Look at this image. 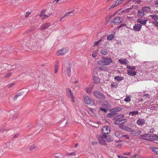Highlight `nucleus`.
I'll list each match as a JSON object with an SVG mask.
<instances>
[{
	"mask_svg": "<svg viewBox=\"0 0 158 158\" xmlns=\"http://www.w3.org/2000/svg\"><path fill=\"white\" fill-rule=\"evenodd\" d=\"M142 137L141 138L142 139L148 141H152V139H158V136L156 135H151L149 133L145 134L140 135Z\"/></svg>",
	"mask_w": 158,
	"mask_h": 158,
	"instance_id": "f257e3e1",
	"label": "nucleus"
},
{
	"mask_svg": "<svg viewBox=\"0 0 158 158\" xmlns=\"http://www.w3.org/2000/svg\"><path fill=\"white\" fill-rule=\"evenodd\" d=\"M112 60L111 58L103 57L102 58L101 60L98 61L97 62L99 65H109L110 63L112 62Z\"/></svg>",
	"mask_w": 158,
	"mask_h": 158,
	"instance_id": "f03ea898",
	"label": "nucleus"
},
{
	"mask_svg": "<svg viewBox=\"0 0 158 158\" xmlns=\"http://www.w3.org/2000/svg\"><path fill=\"white\" fill-rule=\"evenodd\" d=\"M93 94L95 97L98 98L102 99H104L105 98L104 95L99 91H95L93 92Z\"/></svg>",
	"mask_w": 158,
	"mask_h": 158,
	"instance_id": "7ed1b4c3",
	"label": "nucleus"
},
{
	"mask_svg": "<svg viewBox=\"0 0 158 158\" xmlns=\"http://www.w3.org/2000/svg\"><path fill=\"white\" fill-rule=\"evenodd\" d=\"M12 68V69H19L18 66L15 65H11L8 64H1V69Z\"/></svg>",
	"mask_w": 158,
	"mask_h": 158,
	"instance_id": "20e7f679",
	"label": "nucleus"
},
{
	"mask_svg": "<svg viewBox=\"0 0 158 158\" xmlns=\"http://www.w3.org/2000/svg\"><path fill=\"white\" fill-rule=\"evenodd\" d=\"M129 132L130 134L132 136H136L140 135L141 132L140 130H134L133 129L129 128Z\"/></svg>",
	"mask_w": 158,
	"mask_h": 158,
	"instance_id": "39448f33",
	"label": "nucleus"
},
{
	"mask_svg": "<svg viewBox=\"0 0 158 158\" xmlns=\"http://www.w3.org/2000/svg\"><path fill=\"white\" fill-rule=\"evenodd\" d=\"M67 91V95L69 98H70L71 100V101L72 102H74V97L73 95V94L71 90L69 89H67L66 90Z\"/></svg>",
	"mask_w": 158,
	"mask_h": 158,
	"instance_id": "423d86ee",
	"label": "nucleus"
},
{
	"mask_svg": "<svg viewBox=\"0 0 158 158\" xmlns=\"http://www.w3.org/2000/svg\"><path fill=\"white\" fill-rule=\"evenodd\" d=\"M121 110L120 107L115 108L111 110L112 112L108 113L107 115V116L108 118H111L114 115V114L113 112H117Z\"/></svg>",
	"mask_w": 158,
	"mask_h": 158,
	"instance_id": "0eeeda50",
	"label": "nucleus"
},
{
	"mask_svg": "<svg viewBox=\"0 0 158 158\" xmlns=\"http://www.w3.org/2000/svg\"><path fill=\"white\" fill-rule=\"evenodd\" d=\"M122 21V19L119 17L118 16L112 19L111 22V23H113L114 24H117L121 22Z\"/></svg>",
	"mask_w": 158,
	"mask_h": 158,
	"instance_id": "6e6552de",
	"label": "nucleus"
},
{
	"mask_svg": "<svg viewBox=\"0 0 158 158\" xmlns=\"http://www.w3.org/2000/svg\"><path fill=\"white\" fill-rule=\"evenodd\" d=\"M51 25L50 23H46L42 24L40 27L41 30H45L48 28Z\"/></svg>",
	"mask_w": 158,
	"mask_h": 158,
	"instance_id": "1a4fd4ad",
	"label": "nucleus"
},
{
	"mask_svg": "<svg viewBox=\"0 0 158 158\" xmlns=\"http://www.w3.org/2000/svg\"><path fill=\"white\" fill-rule=\"evenodd\" d=\"M102 132L105 134H108L110 133V131L109 128L107 126L103 127L102 128Z\"/></svg>",
	"mask_w": 158,
	"mask_h": 158,
	"instance_id": "9d476101",
	"label": "nucleus"
},
{
	"mask_svg": "<svg viewBox=\"0 0 158 158\" xmlns=\"http://www.w3.org/2000/svg\"><path fill=\"white\" fill-rule=\"evenodd\" d=\"M67 52V51L65 49L62 48L59 51L57 52V56L63 55L65 54Z\"/></svg>",
	"mask_w": 158,
	"mask_h": 158,
	"instance_id": "9b49d317",
	"label": "nucleus"
},
{
	"mask_svg": "<svg viewBox=\"0 0 158 158\" xmlns=\"http://www.w3.org/2000/svg\"><path fill=\"white\" fill-rule=\"evenodd\" d=\"M116 120L114 122L115 124H121L122 123H124L127 122V120L126 119H123V120L115 119Z\"/></svg>",
	"mask_w": 158,
	"mask_h": 158,
	"instance_id": "f8f14e48",
	"label": "nucleus"
},
{
	"mask_svg": "<svg viewBox=\"0 0 158 158\" xmlns=\"http://www.w3.org/2000/svg\"><path fill=\"white\" fill-rule=\"evenodd\" d=\"M84 102L86 104H91L92 102L91 100V99L88 96H85V97H84Z\"/></svg>",
	"mask_w": 158,
	"mask_h": 158,
	"instance_id": "ddd939ff",
	"label": "nucleus"
},
{
	"mask_svg": "<svg viewBox=\"0 0 158 158\" xmlns=\"http://www.w3.org/2000/svg\"><path fill=\"white\" fill-rule=\"evenodd\" d=\"M147 22V19H143L141 18H139L137 19V22L138 23H140L143 25H145L146 24Z\"/></svg>",
	"mask_w": 158,
	"mask_h": 158,
	"instance_id": "4468645a",
	"label": "nucleus"
},
{
	"mask_svg": "<svg viewBox=\"0 0 158 158\" xmlns=\"http://www.w3.org/2000/svg\"><path fill=\"white\" fill-rule=\"evenodd\" d=\"M23 98L22 94H19L16 95L13 98V100L14 101H15L17 99L19 100H21Z\"/></svg>",
	"mask_w": 158,
	"mask_h": 158,
	"instance_id": "2eb2a0df",
	"label": "nucleus"
},
{
	"mask_svg": "<svg viewBox=\"0 0 158 158\" xmlns=\"http://www.w3.org/2000/svg\"><path fill=\"white\" fill-rule=\"evenodd\" d=\"M142 27V25L139 24H135L133 27V29L136 31H139Z\"/></svg>",
	"mask_w": 158,
	"mask_h": 158,
	"instance_id": "dca6fc26",
	"label": "nucleus"
},
{
	"mask_svg": "<svg viewBox=\"0 0 158 158\" xmlns=\"http://www.w3.org/2000/svg\"><path fill=\"white\" fill-rule=\"evenodd\" d=\"M128 9H124L123 10H122V9H120L118 10L117 11H116L115 12V13L118 14V15H122L124 13H125L126 12L127 13L128 12Z\"/></svg>",
	"mask_w": 158,
	"mask_h": 158,
	"instance_id": "f3484780",
	"label": "nucleus"
},
{
	"mask_svg": "<svg viewBox=\"0 0 158 158\" xmlns=\"http://www.w3.org/2000/svg\"><path fill=\"white\" fill-rule=\"evenodd\" d=\"M93 82L94 84L99 83L100 82V79L98 77L94 76L93 78Z\"/></svg>",
	"mask_w": 158,
	"mask_h": 158,
	"instance_id": "a211bd4d",
	"label": "nucleus"
},
{
	"mask_svg": "<svg viewBox=\"0 0 158 158\" xmlns=\"http://www.w3.org/2000/svg\"><path fill=\"white\" fill-rule=\"evenodd\" d=\"M145 123V120L144 119L139 118L137 120L136 123L138 125H142L144 124Z\"/></svg>",
	"mask_w": 158,
	"mask_h": 158,
	"instance_id": "6ab92c4d",
	"label": "nucleus"
},
{
	"mask_svg": "<svg viewBox=\"0 0 158 158\" xmlns=\"http://www.w3.org/2000/svg\"><path fill=\"white\" fill-rule=\"evenodd\" d=\"M144 11L143 10V8H142V10H139L138 11L137 16L138 17H142L144 15Z\"/></svg>",
	"mask_w": 158,
	"mask_h": 158,
	"instance_id": "aec40b11",
	"label": "nucleus"
},
{
	"mask_svg": "<svg viewBox=\"0 0 158 158\" xmlns=\"http://www.w3.org/2000/svg\"><path fill=\"white\" fill-rule=\"evenodd\" d=\"M98 140L99 143L101 145H105L106 144V140L105 139H102L101 138H98Z\"/></svg>",
	"mask_w": 158,
	"mask_h": 158,
	"instance_id": "412c9836",
	"label": "nucleus"
},
{
	"mask_svg": "<svg viewBox=\"0 0 158 158\" xmlns=\"http://www.w3.org/2000/svg\"><path fill=\"white\" fill-rule=\"evenodd\" d=\"M119 127L127 131L128 130V127L126 126L123 123L120 124L119 126Z\"/></svg>",
	"mask_w": 158,
	"mask_h": 158,
	"instance_id": "4be33fe9",
	"label": "nucleus"
},
{
	"mask_svg": "<svg viewBox=\"0 0 158 158\" xmlns=\"http://www.w3.org/2000/svg\"><path fill=\"white\" fill-rule=\"evenodd\" d=\"M93 89V87L92 86H89L86 88L85 89V91L88 94H91V91Z\"/></svg>",
	"mask_w": 158,
	"mask_h": 158,
	"instance_id": "5701e85b",
	"label": "nucleus"
},
{
	"mask_svg": "<svg viewBox=\"0 0 158 158\" xmlns=\"http://www.w3.org/2000/svg\"><path fill=\"white\" fill-rule=\"evenodd\" d=\"M119 62L121 64H127V60L125 59H120L119 60Z\"/></svg>",
	"mask_w": 158,
	"mask_h": 158,
	"instance_id": "b1692460",
	"label": "nucleus"
},
{
	"mask_svg": "<svg viewBox=\"0 0 158 158\" xmlns=\"http://www.w3.org/2000/svg\"><path fill=\"white\" fill-rule=\"evenodd\" d=\"M118 5L119 4L116 0L113 2V5L110 7L109 9H113Z\"/></svg>",
	"mask_w": 158,
	"mask_h": 158,
	"instance_id": "393cba45",
	"label": "nucleus"
},
{
	"mask_svg": "<svg viewBox=\"0 0 158 158\" xmlns=\"http://www.w3.org/2000/svg\"><path fill=\"white\" fill-rule=\"evenodd\" d=\"M101 53L102 54L105 55L108 54V52L107 50L103 49L101 50Z\"/></svg>",
	"mask_w": 158,
	"mask_h": 158,
	"instance_id": "a878e982",
	"label": "nucleus"
},
{
	"mask_svg": "<svg viewBox=\"0 0 158 158\" xmlns=\"http://www.w3.org/2000/svg\"><path fill=\"white\" fill-rule=\"evenodd\" d=\"M151 149L153 152L157 154H158V148L152 147H151Z\"/></svg>",
	"mask_w": 158,
	"mask_h": 158,
	"instance_id": "bb28decb",
	"label": "nucleus"
},
{
	"mask_svg": "<svg viewBox=\"0 0 158 158\" xmlns=\"http://www.w3.org/2000/svg\"><path fill=\"white\" fill-rule=\"evenodd\" d=\"M149 17H151L152 19L155 20H157L158 19V16L155 15H150Z\"/></svg>",
	"mask_w": 158,
	"mask_h": 158,
	"instance_id": "cd10ccee",
	"label": "nucleus"
},
{
	"mask_svg": "<svg viewBox=\"0 0 158 158\" xmlns=\"http://www.w3.org/2000/svg\"><path fill=\"white\" fill-rule=\"evenodd\" d=\"M143 10L145 12H149L151 11V9L149 7H143Z\"/></svg>",
	"mask_w": 158,
	"mask_h": 158,
	"instance_id": "c85d7f7f",
	"label": "nucleus"
},
{
	"mask_svg": "<svg viewBox=\"0 0 158 158\" xmlns=\"http://www.w3.org/2000/svg\"><path fill=\"white\" fill-rule=\"evenodd\" d=\"M114 79L118 81H121L124 79V78L123 77H120L117 76L114 77Z\"/></svg>",
	"mask_w": 158,
	"mask_h": 158,
	"instance_id": "c756f323",
	"label": "nucleus"
},
{
	"mask_svg": "<svg viewBox=\"0 0 158 158\" xmlns=\"http://www.w3.org/2000/svg\"><path fill=\"white\" fill-rule=\"evenodd\" d=\"M128 155V153H125L123 154V155L122 156H120V155H118V158H128L127 157L125 156V155Z\"/></svg>",
	"mask_w": 158,
	"mask_h": 158,
	"instance_id": "7c9ffc66",
	"label": "nucleus"
},
{
	"mask_svg": "<svg viewBox=\"0 0 158 158\" xmlns=\"http://www.w3.org/2000/svg\"><path fill=\"white\" fill-rule=\"evenodd\" d=\"M127 27V25L126 23H123L118 28H122V29H125Z\"/></svg>",
	"mask_w": 158,
	"mask_h": 158,
	"instance_id": "2f4dec72",
	"label": "nucleus"
},
{
	"mask_svg": "<svg viewBox=\"0 0 158 158\" xmlns=\"http://www.w3.org/2000/svg\"><path fill=\"white\" fill-rule=\"evenodd\" d=\"M106 142H110L112 141L113 140L112 139L111 137L109 135H107L106 139H105Z\"/></svg>",
	"mask_w": 158,
	"mask_h": 158,
	"instance_id": "473e14b6",
	"label": "nucleus"
},
{
	"mask_svg": "<svg viewBox=\"0 0 158 158\" xmlns=\"http://www.w3.org/2000/svg\"><path fill=\"white\" fill-rule=\"evenodd\" d=\"M51 15V13H48V12L47 13L46 12H45L44 14V17L43 18H42L41 19H43L48 18V17H49Z\"/></svg>",
	"mask_w": 158,
	"mask_h": 158,
	"instance_id": "72a5a7b5",
	"label": "nucleus"
},
{
	"mask_svg": "<svg viewBox=\"0 0 158 158\" xmlns=\"http://www.w3.org/2000/svg\"><path fill=\"white\" fill-rule=\"evenodd\" d=\"M72 13V12L71 11L70 12H67V13H66L60 19V20L61 21V19H63V18H64L67 16H69L70 15V14H71V13Z\"/></svg>",
	"mask_w": 158,
	"mask_h": 158,
	"instance_id": "f704fd0d",
	"label": "nucleus"
},
{
	"mask_svg": "<svg viewBox=\"0 0 158 158\" xmlns=\"http://www.w3.org/2000/svg\"><path fill=\"white\" fill-rule=\"evenodd\" d=\"M114 36L112 34H110L108 35L107 36V39L108 40H112L113 39Z\"/></svg>",
	"mask_w": 158,
	"mask_h": 158,
	"instance_id": "c9c22d12",
	"label": "nucleus"
},
{
	"mask_svg": "<svg viewBox=\"0 0 158 158\" xmlns=\"http://www.w3.org/2000/svg\"><path fill=\"white\" fill-rule=\"evenodd\" d=\"M140 1L139 0H129V2H130V3H131V2H133L135 4H138L140 3ZM131 4L130 3V4Z\"/></svg>",
	"mask_w": 158,
	"mask_h": 158,
	"instance_id": "e433bc0d",
	"label": "nucleus"
},
{
	"mask_svg": "<svg viewBox=\"0 0 158 158\" xmlns=\"http://www.w3.org/2000/svg\"><path fill=\"white\" fill-rule=\"evenodd\" d=\"M118 86V85L114 82L112 83L111 85V87L112 88H116Z\"/></svg>",
	"mask_w": 158,
	"mask_h": 158,
	"instance_id": "4c0bfd02",
	"label": "nucleus"
},
{
	"mask_svg": "<svg viewBox=\"0 0 158 158\" xmlns=\"http://www.w3.org/2000/svg\"><path fill=\"white\" fill-rule=\"evenodd\" d=\"M138 113V111H134L131 112L129 113V115L133 116L134 115H136Z\"/></svg>",
	"mask_w": 158,
	"mask_h": 158,
	"instance_id": "58836bf2",
	"label": "nucleus"
},
{
	"mask_svg": "<svg viewBox=\"0 0 158 158\" xmlns=\"http://www.w3.org/2000/svg\"><path fill=\"white\" fill-rule=\"evenodd\" d=\"M124 115L123 114L119 115L116 117L115 119L123 120L122 118L124 117Z\"/></svg>",
	"mask_w": 158,
	"mask_h": 158,
	"instance_id": "ea45409f",
	"label": "nucleus"
},
{
	"mask_svg": "<svg viewBox=\"0 0 158 158\" xmlns=\"http://www.w3.org/2000/svg\"><path fill=\"white\" fill-rule=\"evenodd\" d=\"M97 52L96 50L94 51L92 53V56L94 58L96 57L97 56Z\"/></svg>",
	"mask_w": 158,
	"mask_h": 158,
	"instance_id": "a19ab883",
	"label": "nucleus"
},
{
	"mask_svg": "<svg viewBox=\"0 0 158 158\" xmlns=\"http://www.w3.org/2000/svg\"><path fill=\"white\" fill-rule=\"evenodd\" d=\"M143 98L145 99H148L150 98V95L148 94H144L143 96Z\"/></svg>",
	"mask_w": 158,
	"mask_h": 158,
	"instance_id": "79ce46f5",
	"label": "nucleus"
},
{
	"mask_svg": "<svg viewBox=\"0 0 158 158\" xmlns=\"http://www.w3.org/2000/svg\"><path fill=\"white\" fill-rule=\"evenodd\" d=\"M136 74V72L134 71H130L129 70V75L131 76H135Z\"/></svg>",
	"mask_w": 158,
	"mask_h": 158,
	"instance_id": "37998d69",
	"label": "nucleus"
},
{
	"mask_svg": "<svg viewBox=\"0 0 158 158\" xmlns=\"http://www.w3.org/2000/svg\"><path fill=\"white\" fill-rule=\"evenodd\" d=\"M107 135H105L102 134L99 137L100 138L105 139H106Z\"/></svg>",
	"mask_w": 158,
	"mask_h": 158,
	"instance_id": "c03bdc74",
	"label": "nucleus"
},
{
	"mask_svg": "<svg viewBox=\"0 0 158 158\" xmlns=\"http://www.w3.org/2000/svg\"><path fill=\"white\" fill-rule=\"evenodd\" d=\"M45 124V122L43 121H40L39 123L38 124L40 126H43Z\"/></svg>",
	"mask_w": 158,
	"mask_h": 158,
	"instance_id": "a18cd8bd",
	"label": "nucleus"
},
{
	"mask_svg": "<svg viewBox=\"0 0 158 158\" xmlns=\"http://www.w3.org/2000/svg\"><path fill=\"white\" fill-rule=\"evenodd\" d=\"M66 72L67 74V75L69 77H70L71 76V70H67Z\"/></svg>",
	"mask_w": 158,
	"mask_h": 158,
	"instance_id": "49530a36",
	"label": "nucleus"
},
{
	"mask_svg": "<svg viewBox=\"0 0 158 158\" xmlns=\"http://www.w3.org/2000/svg\"><path fill=\"white\" fill-rule=\"evenodd\" d=\"M102 40H101L98 41H97V42H94V46H98L99 45V43L100 42H101V41Z\"/></svg>",
	"mask_w": 158,
	"mask_h": 158,
	"instance_id": "de8ad7c7",
	"label": "nucleus"
},
{
	"mask_svg": "<svg viewBox=\"0 0 158 158\" xmlns=\"http://www.w3.org/2000/svg\"><path fill=\"white\" fill-rule=\"evenodd\" d=\"M67 69H70L72 68L71 64V63H69L66 64Z\"/></svg>",
	"mask_w": 158,
	"mask_h": 158,
	"instance_id": "09e8293b",
	"label": "nucleus"
},
{
	"mask_svg": "<svg viewBox=\"0 0 158 158\" xmlns=\"http://www.w3.org/2000/svg\"><path fill=\"white\" fill-rule=\"evenodd\" d=\"M62 155L61 153H58L56 154V156H55V157L57 158H61L62 157Z\"/></svg>",
	"mask_w": 158,
	"mask_h": 158,
	"instance_id": "8fccbe9b",
	"label": "nucleus"
},
{
	"mask_svg": "<svg viewBox=\"0 0 158 158\" xmlns=\"http://www.w3.org/2000/svg\"><path fill=\"white\" fill-rule=\"evenodd\" d=\"M54 67L55 69H58L59 64L58 62H56V64L54 65Z\"/></svg>",
	"mask_w": 158,
	"mask_h": 158,
	"instance_id": "3c124183",
	"label": "nucleus"
},
{
	"mask_svg": "<svg viewBox=\"0 0 158 158\" xmlns=\"http://www.w3.org/2000/svg\"><path fill=\"white\" fill-rule=\"evenodd\" d=\"M45 10H42L40 13V16H42V17H44V14L45 13Z\"/></svg>",
	"mask_w": 158,
	"mask_h": 158,
	"instance_id": "603ef678",
	"label": "nucleus"
},
{
	"mask_svg": "<svg viewBox=\"0 0 158 158\" xmlns=\"http://www.w3.org/2000/svg\"><path fill=\"white\" fill-rule=\"evenodd\" d=\"M152 23H153L155 25V26L158 27V21H155L153 22H152Z\"/></svg>",
	"mask_w": 158,
	"mask_h": 158,
	"instance_id": "864d4df0",
	"label": "nucleus"
},
{
	"mask_svg": "<svg viewBox=\"0 0 158 158\" xmlns=\"http://www.w3.org/2000/svg\"><path fill=\"white\" fill-rule=\"evenodd\" d=\"M35 148L36 147L35 145H32L30 146L29 149L30 150H32L35 149Z\"/></svg>",
	"mask_w": 158,
	"mask_h": 158,
	"instance_id": "5fc2aeb1",
	"label": "nucleus"
},
{
	"mask_svg": "<svg viewBox=\"0 0 158 158\" xmlns=\"http://www.w3.org/2000/svg\"><path fill=\"white\" fill-rule=\"evenodd\" d=\"M114 135L116 137H118L119 138V137H120V135L119 133L118 132H117V131L115 132V133Z\"/></svg>",
	"mask_w": 158,
	"mask_h": 158,
	"instance_id": "6e6d98bb",
	"label": "nucleus"
},
{
	"mask_svg": "<svg viewBox=\"0 0 158 158\" xmlns=\"http://www.w3.org/2000/svg\"><path fill=\"white\" fill-rule=\"evenodd\" d=\"M100 109L101 110L104 112L105 113H106V109L104 108H103L102 107H101L100 108Z\"/></svg>",
	"mask_w": 158,
	"mask_h": 158,
	"instance_id": "4d7b16f0",
	"label": "nucleus"
},
{
	"mask_svg": "<svg viewBox=\"0 0 158 158\" xmlns=\"http://www.w3.org/2000/svg\"><path fill=\"white\" fill-rule=\"evenodd\" d=\"M67 155H70V156L75 155H76V153H75V152H72L70 153H67Z\"/></svg>",
	"mask_w": 158,
	"mask_h": 158,
	"instance_id": "13d9d810",
	"label": "nucleus"
},
{
	"mask_svg": "<svg viewBox=\"0 0 158 158\" xmlns=\"http://www.w3.org/2000/svg\"><path fill=\"white\" fill-rule=\"evenodd\" d=\"M11 74H12V73H7L5 75L4 77H6V78L9 77L11 75Z\"/></svg>",
	"mask_w": 158,
	"mask_h": 158,
	"instance_id": "bf43d9fd",
	"label": "nucleus"
},
{
	"mask_svg": "<svg viewBox=\"0 0 158 158\" xmlns=\"http://www.w3.org/2000/svg\"><path fill=\"white\" fill-rule=\"evenodd\" d=\"M91 143L94 145H95L98 143V142L97 141H93Z\"/></svg>",
	"mask_w": 158,
	"mask_h": 158,
	"instance_id": "052dcab7",
	"label": "nucleus"
},
{
	"mask_svg": "<svg viewBox=\"0 0 158 158\" xmlns=\"http://www.w3.org/2000/svg\"><path fill=\"white\" fill-rule=\"evenodd\" d=\"M31 13L29 12H27L26 13V15H25V17L27 18V17L28 16L30 15Z\"/></svg>",
	"mask_w": 158,
	"mask_h": 158,
	"instance_id": "680f3d73",
	"label": "nucleus"
},
{
	"mask_svg": "<svg viewBox=\"0 0 158 158\" xmlns=\"http://www.w3.org/2000/svg\"><path fill=\"white\" fill-rule=\"evenodd\" d=\"M124 0H117V1L118 2V4H120L121 3H122Z\"/></svg>",
	"mask_w": 158,
	"mask_h": 158,
	"instance_id": "e2e57ef3",
	"label": "nucleus"
},
{
	"mask_svg": "<svg viewBox=\"0 0 158 158\" xmlns=\"http://www.w3.org/2000/svg\"><path fill=\"white\" fill-rule=\"evenodd\" d=\"M89 110L90 111L92 112V113H94L95 111V110L94 109L89 108Z\"/></svg>",
	"mask_w": 158,
	"mask_h": 158,
	"instance_id": "0e129e2a",
	"label": "nucleus"
},
{
	"mask_svg": "<svg viewBox=\"0 0 158 158\" xmlns=\"http://www.w3.org/2000/svg\"><path fill=\"white\" fill-rule=\"evenodd\" d=\"M124 100L126 102H127L128 101V97H127L126 98L124 99Z\"/></svg>",
	"mask_w": 158,
	"mask_h": 158,
	"instance_id": "69168bd1",
	"label": "nucleus"
},
{
	"mask_svg": "<svg viewBox=\"0 0 158 158\" xmlns=\"http://www.w3.org/2000/svg\"><path fill=\"white\" fill-rule=\"evenodd\" d=\"M135 69V66H133L132 67H131V66H129V69Z\"/></svg>",
	"mask_w": 158,
	"mask_h": 158,
	"instance_id": "338daca9",
	"label": "nucleus"
},
{
	"mask_svg": "<svg viewBox=\"0 0 158 158\" xmlns=\"http://www.w3.org/2000/svg\"><path fill=\"white\" fill-rule=\"evenodd\" d=\"M75 86L77 88H79L80 86V85L78 84V83L75 84Z\"/></svg>",
	"mask_w": 158,
	"mask_h": 158,
	"instance_id": "774afa93",
	"label": "nucleus"
}]
</instances>
